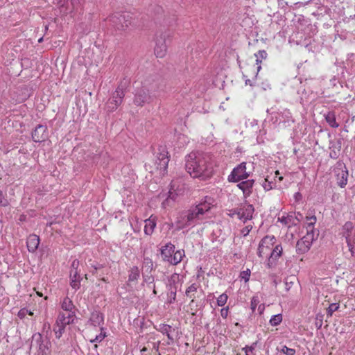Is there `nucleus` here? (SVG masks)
<instances>
[{"label":"nucleus","mask_w":355,"mask_h":355,"mask_svg":"<svg viewBox=\"0 0 355 355\" xmlns=\"http://www.w3.org/2000/svg\"><path fill=\"white\" fill-rule=\"evenodd\" d=\"M153 270V262L151 259L145 257L143 261V272L151 273Z\"/></svg>","instance_id":"nucleus-31"},{"label":"nucleus","mask_w":355,"mask_h":355,"mask_svg":"<svg viewBox=\"0 0 355 355\" xmlns=\"http://www.w3.org/2000/svg\"><path fill=\"white\" fill-rule=\"evenodd\" d=\"M67 324H62V322H56L54 327L53 331L55 332V337L57 338H60L62 334L64 332L65 327Z\"/></svg>","instance_id":"nucleus-30"},{"label":"nucleus","mask_w":355,"mask_h":355,"mask_svg":"<svg viewBox=\"0 0 355 355\" xmlns=\"http://www.w3.org/2000/svg\"><path fill=\"white\" fill-rule=\"evenodd\" d=\"M78 266H79V261L78 259H74L71 263V268H73V270H74V271H76V270L77 271Z\"/></svg>","instance_id":"nucleus-57"},{"label":"nucleus","mask_w":355,"mask_h":355,"mask_svg":"<svg viewBox=\"0 0 355 355\" xmlns=\"http://www.w3.org/2000/svg\"><path fill=\"white\" fill-rule=\"evenodd\" d=\"M254 183V180H248L242 181L237 184V187L243 191L245 198L250 196L252 193Z\"/></svg>","instance_id":"nucleus-15"},{"label":"nucleus","mask_w":355,"mask_h":355,"mask_svg":"<svg viewBox=\"0 0 355 355\" xmlns=\"http://www.w3.org/2000/svg\"><path fill=\"white\" fill-rule=\"evenodd\" d=\"M251 230H252V226H250V225L246 226L241 230V234H243V236H245L250 233Z\"/></svg>","instance_id":"nucleus-55"},{"label":"nucleus","mask_w":355,"mask_h":355,"mask_svg":"<svg viewBox=\"0 0 355 355\" xmlns=\"http://www.w3.org/2000/svg\"><path fill=\"white\" fill-rule=\"evenodd\" d=\"M92 268L98 271L103 269L104 268V266L103 264L97 263L95 265H92Z\"/></svg>","instance_id":"nucleus-58"},{"label":"nucleus","mask_w":355,"mask_h":355,"mask_svg":"<svg viewBox=\"0 0 355 355\" xmlns=\"http://www.w3.org/2000/svg\"><path fill=\"white\" fill-rule=\"evenodd\" d=\"M241 220H243L245 222L248 220L252 218V214L254 211V209L252 205L244 204L241 207Z\"/></svg>","instance_id":"nucleus-16"},{"label":"nucleus","mask_w":355,"mask_h":355,"mask_svg":"<svg viewBox=\"0 0 355 355\" xmlns=\"http://www.w3.org/2000/svg\"><path fill=\"white\" fill-rule=\"evenodd\" d=\"M282 253V247L281 245H277L275 246V248L273 249L272 252L270 253V259H277Z\"/></svg>","instance_id":"nucleus-35"},{"label":"nucleus","mask_w":355,"mask_h":355,"mask_svg":"<svg viewBox=\"0 0 355 355\" xmlns=\"http://www.w3.org/2000/svg\"><path fill=\"white\" fill-rule=\"evenodd\" d=\"M40 244V237L36 234H31L27 238L26 245L30 252H35Z\"/></svg>","instance_id":"nucleus-17"},{"label":"nucleus","mask_w":355,"mask_h":355,"mask_svg":"<svg viewBox=\"0 0 355 355\" xmlns=\"http://www.w3.org/2000/svg\"><path fill=\"white\" fill-rule=\"evenodd\" d=\"M35 345L37 355H51V342L47 338L44 339L40 333H35L32 336L30 349Z\"/></svg>","instance_id":"nucleus-4"},{"label":"nucleus","mask_w":355,"mask_h":355,"mask_svg":"<svg viewBox=\"0 0 355 355\" xmlns=\"http://www.w3.org/2000/svg\"><path fill=\"white\" fill-rule=\"evenodd\" d=\"M180 281V276L177 273L173 274L168 279V283L167 287L168 291H171V288L178 291V284Z\"/></svg>","instance_id":"nucleus-21"},{"label":"nucleus","mask_w":355,"mask_h":355,"mask_svg":"<svg viewBox=\"0 0 355 355\" xmlns=\"http://www.w3.org/2000/svg\"><path fill=\"white\" fill-rule=\"evenodd\" d=\"M184 256V250H174L172 257L170 259L169 263L171 265H177L181 262L183 257Z\"/></svg>","instance_id":"nucleus-25"},{"label":"nucleus","mask_w":355,"mask_h":355,"mask_svg":"<svg viewBox=\"0 0 355 355\" xmlns=\"http://www.w3.org/2000/svg\"><path fill=\"white\" fill-rule=\"evenodd\" d=\"M248 177L249 173L246 172V163L242 162L232 170L227 180L230 182H239Z\"/></svg>","instance_id":"nucleus-7"},{"label":"nucleus","mask_w":355,"mask_h":355,"mask_svg":"<svg viewBox=\"0 0 355 355\" xmlns=\"http://www.w3.org/2000/svg\"><path fill=\"white\" fill-rule=\"evenodd\" d=\"M140 275L139 270L137 266H133L130 270L128 276V281L130 282H137Z\"/></svg>","instance_id":"nucleus-32"},{"label":"nucleus","mask_w":355,"mask_h":355,"mask_svg":"<svg viewBox=\"0 0 355 355\" xmlns=\"http://www.w3.org/2000/svg\"><path fill=\"white\" fill-rule=\"evenodd\" d=\"M257 344L258 341H255L250 346H245V347H243V350L245 351V355H255L253 353V351L254 350Z\"/></svg>","instance_id":"nucleus-39"},{"label":"nucleus","mask_w":355,"mask_h":355,"mask_svg":"<svg viewBox=\"0 0 355 355\" xmlns=\"http://www.w3.org/2000/svg\"><path fill=\"white\" fill-rule=\"evenodd\" d=\"M214 199L209 196H205L204 199L196 207L197 208H199V211L202 212V214L203 215L206 212L210 210L213 202Z\"/></svg>","instance_id":"nucleus-18"},{"label":"nucleus","mask_w":355,"mask_h":355,"mask_svg":"<svg viewBox=\"0 0 355 355\" xmlns=\"http://www.w3.org/2000/svg\"><path fill=\"white\" fill-rule=\"evenodd\" d=\"M297 21H298L299 23H302V21H304V22H305V23H307V22H308V20H306V19L304 17V16L300 15V16L298 17V19H297Z\"/></svg>","instance_id":"nucleus-61"},{"label":"nucleus","mask_w":355,"mask_h":355,"mask_svg":"<svg viewBox=\"0 0 355 355\" xmlns=\"http://www.w3.org/2000/svg\"><path fill=\"white\" fill-rule=\"evenodd\" d=\"M254 55L257 57L256 64L258 65L257 72H259L260 71V69H261L260 64L261 63L263 59L266 58L267 53L264 50H260L258 51L257 53L254 54Z\"/></svg>","instance_id":"nucleus-33"},{"label":"nucleus","mask_w":355,"mask_h":355,"mask_svg":"<svg viewBox=\"0 0 355 355\" xmlns=\"http://www.w3.org/2000/svg\"><path fill=\"white\" fill-rule=\"evenodd\" d=\"M67 315L64 313H60L58 317L56 322H62V324H65L64 322H67Z\"/></svg>","instance_id":"nucleus-53"},{"label":"nucleus","mask_w":355,"mask_h":355,"mask_svg":"<svg viewBox=\"0 0 355 355\" xmlns=\"http://www.w3.org/2000/svg\"><path fill=\"white\" fill-rule=\"evenodd\" d=\"M303 218V216L301 213L297 212L295 214V216L294 217V220L295 219L297 222H300Z\"/></svg>","instance_id":"nucleus-59"},{"label":"nucleus","mask_w":355,"mask_h":355,"mask_svg":"<svg viewBox=\"0 0 355 355\" xmlns=\"http://www.w3.org/2000/svg\"><path fill=\"white\" fill-rule=\"evenodd\" d=\"M89 321L91 322L92 324L94 327H101L104 323V315L102 313H101L98 311H94L91 313V316L89 318Z\"/></svg>","instance_id":"nucleus-19"},{"label":"nucleus","mask_w":355,"mask_h":355,"mask_svg":"<svg viewBox=\"0 0 355 355\" xmlns=\"http://www.w3.org/2000/svg\"><path fill=\"white\" fill-rule=\"evenodd\" d=\"M327 123L332 128H338L339 124L336 122V115L334 112H328L324 114Z\"/></svg>","instance_id":"nucleus-27"},{"label":"nucleus","mask_w":355,"mask_h":355,"mask_svg":"<svg viewBox=\"0 0 355 355\" xmlns=\"http://www.w3.org/2000/svg\"><path fill=\"white\" fill-rule=\"evenodd\" d=\"M265 309V305L264 304H261L258 306V311L259 314H262Z\"/></svg>","instance_id":"nucleus-60"},{"label":"nucleus","mask_w":355,"mask_h":355,"mask_svg":"<svg viewBox=\"0 0 355 355\" xmlns=\"http://www.w3.org/2000/svg\"><path fill=\"white\" fill-rule=\"evenodd\" d=\"M220 315L223 318H226L228 315V307L223 308L220 310Z\"/></svg>","instance_id":"nucleus-56"},{"label":"nucleus","mask_w":355,"mask_h":355,"mask_svg":"<svg viewBox=\"0 0 355 355\" xmlns=\"http://www.w3.org/2000/svg\"><path fill=\"white\" fill-rule=\"evenodd\" d=\"M185 213L187 214V221L189 222V225H192L191 226H193L202 216V212L199 211V208L196 207H191Z\"/></svg>","instance_id":"nucleus-12"},{"label":"nucleus","mask_w":355,"mask_h":355,"mask_svg":"<svg viewBox=\"0 0 355 355\" xmlns=\"http://www.w3.org/2000/svg\"><path fill=\"white\" fill-rule=\"evenodd\" d=\"M8 201L5 198L1 190H0V207H6L8 205Z\"/></svg>","instance_id":"nucleus-50"},{"label":"nucleus","mask_w":355,"mask_h":355,"mask_svg":"<svg viewBox=\"0 0 355 355\" xmlns=\"http://www.w3.org/2000/svg\"><path fill=\"white\" fill-rule=\"evenodd\" d=\"M315 239L311 234H306L301 239H300L296 244V251L298 254H302L307 252L311 245L313 241Z\"/></svg>","instance_id":"nucleus-9"},{"label":"nucleus","mask_w":355,"mask_h":355,"mask_svg":"<svg viewBox=\"0 0 355 355\" xmlns=\"http://www.w3.org/2000/svg\"><path fill=\"white\" fill-rule=\"evenodd\" d=\"M354 228V225L352 222L347 221L342 227V234L347 240V238H350L351 233Z\"/></svg>","instance_id":"nucleus-26"},{"label":"nucleus","mask_w":355,"mask_h":355,"mask_svg":"<svg viewBox=\"0 0 355 355\" xmlns=\"http://www.w3.org/2000/svg\"><path fill=\"white\" fill-rule=\"evenodd\" d=\"M171 329H172V327L168 324H161L160 331L164 334H166L171 332Z\"/></svg>","instance_id":"nucleus-51"},{"label":"nucleus","mask_w":355,"mask_h":355,"mask_svg":"<svg viewBox=\"0 0 355 355\" xmlns=\"http://www.w3.org/2000/svg\"><path fill=\"white\" fill-rule=\"evenodd\" d=\"M154 89L153 86L149 88L147 85H143L139 88H137L134 92V105L142 107L145 104L150 103L153 100V96L150 94V90Z\"/></svg>","instance_id":"nucleus-3"},{"label":"nucleus","mask_w":355,"mask_h":355,"mask_svg":"<svg viewBox=\"0 0 355 355\" xmlns=\"http://www.w3.org/2000/svg\"><path fill=\"white\" fill-rule=\"evenodd\" d=\"M263 187L266 191H270L272 189V182H269L267 178L265 179V182L263 183Z\"/></svg>","instance_id":"nucleus-52"},{"label":"nucleus","mask_w":355,"mask_h":355,"mask_svg":"<svg viewBox=\"0 0 355 355\" xmlns=\"http://www.w3.org/2000/svg\"><path fill=\"white\" fill-rule=\"evenodd\" d=\"M48 137L47 127L37 125L32 132V139L35 142L44 141Z\"/></svg>","instance_id":"nucleus-11"},{"label":"nucleus","mask_w":355,"mask_h":355,"mask_svg":"<svg viewBox=\"0 0 355 355\" xmlns=\"http://www.w3.org/2000/svg\"><path fill=\"white\" fill-rule=\"evenodd\" d=\"M295 198L296 200H299L302 198V194L299 192H297L295 194Z\"/></svg>","instance_id":"nucleus-64"},{"label":"nucleus","mask_w":355,"mask_h":355,"mask_svg":"<svg viewBox=\"0 0 355 355\" xmlns=\"http://www.w3.org/2000/svg\"><path fill=\"white\" fill-rule=\"evenodd\" d=\"M61 306L64 311L67 312H71L73 310H76V307L72 301L68 297L64 298Z\"/></svg>","instance_id":"nucleus-29"},{"label":"nucleus","mask_w":355,"mask_h":355,"mask_svg":"<svg viewBox=\"0 0 355 355\" xmlns=\"http://www.w3.org/2000/svg\"><path fill=\"white\" fill-rule=\"evenodd\" d=\"M155 164L156 166V168L159 170L164 175L167 171L168 164L170 160L168 152L165 146H159L157 151L155 153Z\"/></svg>","instance_id":"nucleus-6"},{"label":"nucleus","mask_w":355,"mask_h":355,"mask_svg":"<svg viewBox=\"0 0 355 355\" xmlns=\"http://www.w3.org/2000/svg\"><path fill=\"white\" fill-rule=\"evenodd\" d=\"M278 220L285 225L292 224L295 225L296 223L294 221V217L291 215H288L287 216H282V218H279Z\"/></svg>","instance_id":"nucleus-37"},{"label":"nucleus","mask_w":355,"mask_h":355,"mask_svg":"<svg viewBox=\"0 0 355 355\" xmlns=\"http://www.w3.org/2000/svg\"><path fill=\"white\" fill-rule=\"evenodd\" d=\"M70 285L71 286L74 288L75 290H77L80 288V275L78 273V271H73L71 270V274H70Z\"/></svg>","instance_id":"nucleus-23"},{"label":"nucleus","mask_w":355,"mask_h":355,"mask_svg":"<svg viewBox=\"0 0 355 355\" xmlns=\"http://www.w3.org/2000/svg\"><path fill=\"white\" fill-rule=\"evenodd\" d=\"M337 184L341 188L345 187L347 183L348 171L343 163L338 162L334 169Z\"/></svg>","instance_id":"nucleus-8"},{"label":"nucleus","mask_w":355,"mask_h":355,"mask_svg":"<svg viewBox=\"0 0 355 355\" xmlns=\"http://www.w3.org/2000/svg\"><path fill=\"white\" fill-rule=\"evenodd\" d=\"M76 313L75 310H73L71 312H68L67 315V322H64V324H69L71 323H73V321L76 318Z\"/></svg>","instance_id":"nucleus-44"},{"label":"nucleus","mask_w":355,"mask_h":355,"mask_svg":"<svg viewBox=\"0 0 355 355\" xmlns=\"http://www.w3.org/2000/svg\"><path fill=\"white\" fill-rule=\"evenodd\" d=\"M346 243L349 248V250L351 252V255L352 257L355 256V248L354 247L351 239L347 237Z\"/></svg>","instance_id":"nucleus-45"},{"label":"nucleus","mask_w":355,"mask_h":355,"mask_svg":"<svg viewBox=\"0 0 355 355\" xmlns=\"http://www.w3.org/2000/svg\"><path fill=\"white\" fill-rule=\"evenodd\" d=\"M275 240V237L274 236H266L261 239V241L259 243L257 252L258 256L259 257H263V254L266 253V251L270 250V248L268 246L265 247L264 245L268 243L272 245Z\"/></svg>","instance_id":"nucleus-13"},{"label":"nucleus","mask_w":355,"mask_h":355,"mask_svg":"<svg viewBox=\"0 0 355 355\" xmlns=\"http://www.w3.org/2000/svg\"><path fill=\"white\" fill-rule=\"evenodd\" d=\"M341 145L342 141L341 139H339L337 140V142L335 145H333L332 146L330 147L331 151L329 153V156L331 158L336 159L339 157L340 151L341 149Z\"/></svg>","instance_id":"nucleus-22"},{"label":"nucleus","mask_w":355,"mask_h":355,"mask_svg":"<svg viewBox=\"0 0 355 355\" xmlns=\"http://www.w3.org/2000/svg\"><path fill=\"white\" fill-rule=\"evenodd\" d=\"M145 223L144 232L147 235H151L156 226V223L154 220H151L150 218L146 220Z\"/></svg>","instance_id":"nucleus-28"},{"label":"nucleus","mask_w":355,"mask_h":355,"mask_svg":"<svg viewBox=\"0 0 355 355\" xmlns=\"http://www.w3.org/2000/svg\"><path fill=\"white\" fill-rule=\"evenodd\" d=\"M167 46H155L154 52L157 58H162L166 53Z\"/></svg>","instance_id":"nucleus-34"},{"label":"nucleus","mask_w":355,"mask_h":355,"mask_svg":"<svg viewBox=\"0 0 355 355\" xmlns=\"http://www.w3.org/2000/svg\"><path fill=\"white\" fill-rule=\"evenodd\" d=\"M175 245L171 243H168L160 249L161 256L164 261L169 263L175 250Z\"/></svg>","instance_id":"nucleus-14"},{"label":"nucleus","mask_w":355,"mask_h":355,"mask_svg":"<svg viewBox=\"0 0 355 355\" xmlns=\"http://www.w3.org/2000/svg\"><path fill=\"white\" fill-rule=\"evenodd\" d=\"M339 308V304L337 303H332L329 305L328 309H327V315L331 316L333 313L337 311Z\"/></svg>","instance_id":"nucleus-43"},{"label":"nucleus","mask_w":355,"mask_h":355,"mask_svg":"<svg viewBox=\"0 0 355 355\" xmlns=\"http://www.w3.org/2000/svg\"><path fill=\"white\" fill-rule=\"evenodd\" d=\"M125 96V88L121 84L112 93V96L107 100L105 105V109L108 112H112L116 110L122 103Z\"/></svg>","instance_id":"nucleus-5"},{"label":"nucleus","mask_w":355,"mask_h":355,"mask_svg":"<svg viewBox=\"0 0 355 355\" xmlns=\"http://www.w3.org/2000/svg\"><path fill=\"white\" fill-rule=\"evenodd\" d=\"M132 17L128 12H116L110 15L105 21V26L111 34L121 32L131 24Z\"/></svg>","instance_id":"nucleus-2"},{"label":"nucleus","mask_w":355,"mask_h":355,"mask_svg":"<svg viewBox=\"0 0 355 355\" xmlns=\"http://www.w3.org/2000/svg\"><path fill=\"white\" fill-rule=\"evenodd\" d=\"M306 220L307 221L306 226V234H311L314 238V225L317 220L316 217L315 216H306Z\"/></svg>","instance_id":"nucleus-24"},{"label":"nucleus","mask_w":355,"mask_h":355,"mask_svg":"<svg viewBox=\"0 0 355 355\" xmlns=\"http://www.w3.org/2000/svg\"><path fill=\"white\" fill-rule=\"evenodd\" d=\"M101 332L97 335L94 339L93 340H91V343H94V342H101L105 337H106V334L105 332H103L104 331V328L103 327H101Z\"/></svg>","instance_id":"nucleus-41"},{"label":"nucleus","mask_w":355,"mask_h":355,"mask_svg":"<svg viewBox=\"0 0 355 355\" xmlns=\"http://www.w3.org/2000/svg\"><path fill=\"white\" fill-rule=\"evenodd\" d=\"M209 160L210 157L207 154L191 152L185 157V169L193 178L205 179L211 173Z\"/></svg>","instance_id":"nucleus-1"},{"label":"nucleus","mask_w":355,"mask_h":355,"mask_svg":"<svg viewBox=\"0 0 355 355\" xmlns=\"http://www.w3.org/2000/svg\"><path fill=\"white\" fill-rule=\"evenodd\" d=\"M142 276L144 282H146V284H151L154 283L155 279L151 273L142 272Z\"/></svg>","instance_id":"nucleus-40"},{"label":"nucleus","mask_w":355,"mask_h":355,"mask_svg":"<svg viewBox=\"0 0 355 355\" xmlns=\"http://www.w3.org/2000/svg\"><path fill=\"white\" fill-rule=\"evenodd\" d=\"M227 298L228 297L225 293L221 294L217 299V304L219 306H224L227 302Z\"/></svg>","instance_id":"nucleus-42"},{"label":"nucleus","mask_w":355,"mask_h":355,"mask_svg":"<svg viewBox=\"0 0 355 355\" xmlns=\"http://www.w3.org/2000/svg\"><path fill=\"white\" fill-rule=\"evenodd\" d=\"M232 214H230L231 216H233L234 215H236L238 218L241 220V207L238 209H234L230 211Z\"/></svg>","instance_id":"nucleus-54"},{"label":"nucleus","mask_w":355,"mask_h":355,"mask_svg":"<svg viewBox=\"0 0 355 355\" xmlns=\"http://www.w3.org/2000/svg\"><path fill=\"white\" fill-rule=\"evenodd\" d=\"M172 32L168 28H161L157 31L154 41L155 44H166L172 42Z\"/></svg>","instance_id":"nucleus-10"},{"label":"nucleus","mask_w":355,"mask_h":355,"mask_svg":"<svg viewBox=\"0 0 355 355\" xmlns=\"http://www.w3.org/2000/svg\"><path fill=\"white\" fill-rule=\"evenodd\" d=\"M92 275H96L97 277H101L104 273L98 275V270H94V268L91 270Z\"/></svg>","instance_id":"nucleus-62"},{"label":"nucleus","mask_w":355,"mask_h":355,"mask_svg":"<svg viewBox=\"0 0 355 355\" xmlns=\"http://www.w3.org/2000/svg\"><path fill=\"white\" fill-rule=\"evenodd\" d=\"M187 214L182 212L180 216L177 218V220L175 222L176 230H180L187 227L191 226L192 225H189V222L187 221Z\"/></svg>","instance_id":"nucleus-20"},{"label":"nucleus","mask_w":355,"mask_h":355,"mask_svg":"<svg viewBox=\"0 0 355 355\" xmlns=\"http://www.w3.org/2000/svg\"><path fill=\"white\" fill-rule=\"evenodd\" d=\"M281 352L286 355H295V350L294 349L289 348L286 346H284Z\"/></svg>","instance_id":"nucleus-49"},{"label":"nucleus","mask_w":355,"mask_h":355,"mask_svg":"<svg viewBox=\"0 0 355 355\" xmlns=\"http://www.w3.org/2000/svg\"><path fill=\"white\" fill-rule=\"evenodd\" d=\"M198 286L196 284H192L191 286H189L185 292V294L187 297L190 298H194L195 293L197 291Z\"/></svg>","instance_id":"nucleus-36"},{"label":"nucleus","mask_w":355,"mask_h":355,"mask_svg":"<svg viewBox=\"0 0 355 355\" xmlns=\"http://www.w3.org/2000/svg\"><path fill=\"white\" fill-rule=\"evenodd\" d=\"M25 315V311L24 310H20L18 313V316L21 318H24Z\"/></svg>","instance_id":"nucleus-63"},{"label":"nucleus","mask_w":355,"mask_h":355,"mask_svg":"<svg viewBox=\"0 0 355 355\" xmlns=\"http://www.w3.org/2000/svg\"><path fill=\"white\" fill-rule=\"evenodd\" d=\"M282 321V314L279 313L277 315H274L272 316V318L270 320V324L272 326H277L279 325Z\"/></svg>","instance_id":"nucleus-38"},{"label":"nucleus","mask_w":355,"mask_h":355,"mask_svg":"<svg viewBox=\"0 0 355 355\" xmlns=\"http://www.w3.org/2000/svg\"><path fill=\"white\" fill-rule=\"evenodd\" d=\"M176 293H177V291H175V289H173L171 288V291H169L168 292V303L171 304L173 302H174L176 300Z\"/></svg>","instance_id":"nucleus-47"},{"label":"nucleus","mask_w":355,"mask_h":355,"mask_svg":"<svg viewBox=\"0 0 355 355\" xmlns=\"http://www.w3.org/2000/svg\"><path fill=\"white\" fill-rule=\"evenodd\" d=\"M259 302L260 301L257 296L252 297V298L251 300L250 306H251V309L253 312L255 311L256 307L259 304Z\"/></svg>","instance_id":"nucleus-48"},{"label":"nucleus","mask_w":355,"mask_h":355,"mask_svg":"<svg viewBox=\"0 0 355 355\" xmlns=\"http://www.w3.org/2000/svg\"><path fill=\"white\" fill-rule=\"evenodd\" d=\"M250 277V270L247 269L246 270L242 271L240 274V277L245 280V282L249 281Z\"/></svg>","instance_id":"nucleus-46"}]
</instances>
